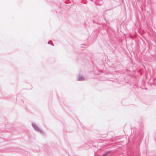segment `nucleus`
<instances>
[{
  "label": "nucleus",
  "instance_id": "f03ea898",
  "mask_svg": "<svg viewBox=\"0 0 156 156\" xmlns=\"http://www.w3.org/2000/svg\"><path fill=\"white\" fill-rule=\"evenodd\" d=\"M85 78L81 75H79L77 78V80L78 81H83L84 80Z\"/></svg>",
  "mask_w": 156,
  "mask_h": 156
},
{
  "label": "nucleus",
  "instance_id": "7ed1b4c3",
  "mask_svg": "<svg viewBox=\"0 0 156 156\" xmlns=\"http://www.w3.org/2000/svg\"><path fill=\"white\" fill-rule=\"evenodd\" d=\"M112 152V151H109L106 152L102 156H106L108 155Z\"/></svg>",
  "mask_w": 156,
  "mask_h": 156
},
{
  "label": "nucleus",
  "instance_id": "f257e3e1",
  "mask_svg": "<svg viewBox=\"0 0 156 156\" xmlns=\"http://www.w3.org/2000/svg\"><path fill=\"white\" fill-rule=\"evenodd\" d=\"M31 125L34 129L36 131L39 132L42 134H44V133L43 131L39 128L36 124L34 122H33L31 124Z\"/></svg>",
  "mask_w": 156,
  "mask_h": 156
},
{
  "label": "nucleus",
  "instance_id": "20e7f679",
  "mask_svg": "<svg viewBox=\"0 0 156 156\" xmlns=\"http://www.w3.org/2000/svg\"><path fill=\"white\" fill-rule=\"evenodd\" d=\"M48 44H51V43H49V41H48Z\"/></svg>",
  "mask_w": 156,
  "mask_h": 156
},
{
  "label": "nucleus",
  "instance_id": "39448f33",
  "mask_svg": "<svg viewBox=\"0 0 156 156\" xmlns=\"http://www.w3.org/2000/svg\"><path fill=\"white\" fill-rule=\"evenodd\" d=\"M95 74H96V75H98V73H95Z\"/></svg>",
  "mask_w": 156,
  "mask_h": 156
},
{
  "label": "nucleus",
  "instance_id": "423d86ee",
  "mask_svg": "<svg viewBox=\"0 0 156 156\" xmlns=\"http://www.w3.org/2000/svg\"><path fill=\"white\" fill-rule=\"evenodd\" d=\"M51 44V45H52V46H54V44Z\"/></svg>",
  "mask_w": 156,
  "mask_h": 156
}]
</instances>
